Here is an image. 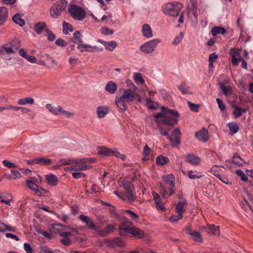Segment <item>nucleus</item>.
<instances>
[{"label":"nucleus","mask_w":253,"mask_h":253,"mask_svg":"<svg viewBox=\"0 0 253 253\" xmlns=\"http://www.w3.org/2000/svg\"><path fill=\"white\" fill-rule=\"evenodd\" d=\"M178 117V113L176 110L167 109L164 107L162 108V111L161 113L155 115V117L157 119L156 122L157 124L160 123V119H162L163 123L171 126L177 123Z\"/></svg>","instance_id":"nucleus-1"},{"label":"nucleus","mask_w":253,"mask_h":253,"mask_svg":"<svg viewBox=\"0 0 253 253\" xmlns=\"http://www.w3.org/2000/svg\"><path fill=\"white\" fill-rule=\"evenodd\" d=\"M135 93L130 90L124 89L120 96H116L115 98V102L117 106L124 111L126 110L128 104L134 100Z\"/></svg>","instance_id":"nucleus-2"},{"label":"nucleus","mask_w":253,"mask_h":253,"mask_svg":"<svg viewBox=\"0 0 253 253\" xmlns=\"http://www.w3.org/2000/svg\"><path fill=\"white\" fill-rule=\"evenodd\" d=\"M119 234L122 236H125L126 233H128L138 239H142L145 237L143 231L133 226L129 222L125 221L122 223L119 226Z\"/></svg>","instance_id":"nucleus-3"},{"label":"nucleus","mask_w":253,"mask_h":253,"mask_svg":"<svg viewBox=\"0 0 253 253\" xmlns=\"http://www.w3.org/2000/svg\"><path fill=\"white\" fill-rule=\"evenodd\" d=\"M121 186L125 190V192L124 194H119L117 192L115 191L114 193L123 201L132 202L134 200V196L132 193L133 186L131 182L126 181L122 182Z\"/></svg>","instance_id":"nucleus-4"},{"label":"nucleus","mask_w":253,"mask_h":253,"mask_svg":"<svg viewBox=\"0 0 253 253\" xmlns=\"http://www.w3.org/2000/svg\"><path fill=\"white\" fill-rule=\"evenodd\" d=\"M68 160L72 161V163L70 165H73L72 169L75 171L84 170L91 167V164L95 162V159L94 158H84L80 160Z\"/></svg>","instance_id":"nucleus-5"},{"label":"nucleus","mask_w":253,"mask_h":253,"mask_svg":"<svg viewBox=\"0 0 253 253\" xmlns=\"http://www.w3.org/2000/svg\"><path fill=\"white\" fill-rule=\"evenodd\" d=\"M183 4L179 2H169L165 4L162 7L163 12L171 17H176L178 15Z\"/></svg>","instance_id":"nucleus-6"},{"label":"nucleus","mask_w":253,"mask_h":253,"mask_svg":"<svg viewBox=\"0 0 253 253\" xmlns=\"http://www.w3.org/2000/svg\"><path fill=\"white\" fill-rule=\"evenodd\" d=\"M163 179L165 180V183L164 185L160 184V188L163 193V196H166L168 193V188L169 189L170 191L169 195H172L174 193V191L172 189L174 186V176L172 174L168 175L163 176Z\"/></svg>","instance_id":"nucleus-7"},{"label":"nucleus","mask_w":253,"mask_h":253,"mask_svg":"<svg viewBox=\"0 0 253 253\" xmlns=\"http://www.w3.org/2000/svg\"><path fill=\"white\" fill-rule=\"evenodd\" d=\"M67 4L66 0H61L53 4L50 9L51 16L54 18H58L62 12L65 9Z\"/></svg>","instance_id":"nucleus-8"},{"label":"nucleus","mask_w":253,"mask_h":253,"mask_svg":"<svg viewBox=\"0 0 253 253\" xmlns=\"http://www.w3.org/2000/svg\"><path fill=\"white\" fill-rule=\"evenodd\" d=\"M68 11L75 20L79 21H83L86 17L84 10L82 7L76 5L70 6L68 8Z\"/></svg>","instance_id":"nucleus-9"},{"label":"nucleus","mask_w":253,"mask_h":253,"mask_svg":"<svg viewBox=\"0 0 253 253\" xmlns=\"http://www.w3.org/2000/svg\"><path fill=\"white\" fill-rule=\"evenodd\" d=\"M160 42V39H154L142 44L139 47V49L144 53L150 54L155 51L157 45Z\"/></svg>","instance_id":"nucleus-10"},{"label":"nucleus","mask_w":253,"mask_h":253,"mask_svg":"<svg viewBox=\"0 0 253 253\" xmlns=\"http://www.w3.org/2000/svg\"><path fill=\"white\" fill-rule=\"evenodd\" d=\"M187 203L185 199H182L178 202L176 204V213L177 215H173L169 218V220L171 222H177L182 218V214L185 211V210L184 209V206L187 205Z\"/></svg>","instance_id":"nucleus-11"},{"label":"nucleus","mask_w":253,"mask_h":253,"mask_svg":"<svg viewBox=\"0 0 253 253\" xmlns=\"http://www.w3.org/2000/svg\"><path fill=\"white\" fill-rule=\"evenodd\" d=\"M26 183L27 187L38 196H42L47 192L46 190L42 187H39L36 183L31 180H27Z\"/></svg>","instance_id":"nucleus-12"},{"label":"nucleus","mask_w":253,"mask_h":253,"mask_svg":"<svg viewBox=\"0 0 253 253\" xmlns=\"http://www.w3.org/2000/svg\"><path fill=\"white\" fill-rule=\"evenodd\" d=\"M172 135L174 137V139H173L169 136H168V139L172 147H176L180 143L181 132L179 129L178 128H175L172 131Z\"/></svg>","instance_id":"nucleus-13"},{"label":"nucleus","mask_w":253,"mask_h":253,"mask_svg":"<svg viewBox=\"0 0 253 253\" xmlns=\"http://www.w3.org/2000/svg\"><path fill=\"white\" fill-rule=\"evenodd\" d=\"M79 218L83 222L85 223L88 229L93 230L96 232L98 231V227L95 225L92 220L89 217L81 214Z\"/></svg>","instance_id":"nucleus-14"},{"label":"nucleus","mask_w":253,"mask_h":253,"mask_svg":"<svg viewBox=\"0 0 253 253\" xmlns=\"http://www.w3.org/2000/svg\"><path fill=\"white\" fill-rule=\"evenodd\" d=\"M96 151L98 155L104 157L113 156L114 149H111L105 146H98Z\"/></svg>","instance_id":"nucleus-15"},{"label":"nucleus","mask_w":253,"mask_h":253,"mask_svg":"<svg viewBox=\"0 0 253 253\" xmlns=\"http://www.w3.org/2000/svg\"><path fill=\"white\" fill-rule=\"evenodd\" d=\"M195 135L197 139L204 142H207L209 138L208 131L205 127L197 131Z\"/></svg>","instance_id":"nucleus-16"},{"label":"nucleus","mask_w":253,"mask_h":253,"mask_svg":"<svg viewBox=\"0 0 253 253\" xmlns=\"http://www.w3.org/2000/svg\"><path fill=\"white\" fill-rule=\"evenodd\" d=\"M185 161L192 165H198L200 163V158L193 154H188L184 156Z\"/></svg>","instance_id":"nucleus-17"},{"label":"nucleus","mask_w":253,"mask_h":253,"mask_svg":"<svg viewBox=\"0 0 253 253\" xmlns=\"http://www.w3.org/2000/svg\"><path fill=\"white\" fill-rule=\"evenodd\" d=\"M243 163V160L237 154H235L233 156V159L232 160H229L226 161V164L227 166H228L230 168L232 167V163H234L238 166H241Z\"/></svg>","instance_id":"nucleus-18"},{"label":"nucleus","mask_w":253,"mask_h":253,"mask_svg":"<svg viewBox=\"0 0 253 253\" xmlns=\"http://www.w3.org/2000/svg\"><path fill=\"white\" fill-rule=\"evenodd\" d=\"M230 54L232 57L231 62L232 64L234 66L237 65L238 61L241 58L240 55V50L236 49H231Z\"/></svg>","instance_id":"nucleus-19"},{"label":"nucleus","mask_w":253,"mask_h":253,"mask_svg":"<svg viewBox=\"0 0 253 253\" xmlns=\"http://www.w3.org/2000/svg\"><path fill=\"white\" fill-rule=\"evenodd\" d=\"M142 35L146 38H151L153 37L152 30L150 25L148 24H145L142 28Z\"/></svg>","instance_id":"nucleus-20"},{"label":"nucleus","mask_w":253,"mask_h":253,"mask_svg":"<svg viewBox=\"0 0 253 253\" xmlns=\"http://www.w3.org/2000/svg\"><path fill=\"white\" fill-rule=\"evenodd\" d=\"M203 228L206 230V232L208 234H211L214 235H219V226H215L214 225H209L207 227H203Z\"/></svg>","instance_id":"nucleus-21"},{"label":"nucleus","mask_w":253,"mask_h":253,"mask_svg":"<svg viewBox=\"0 0 253 253\" xmlns=\"http://www.w3.org/2000/svg\"><path fill=\"white\" fill-rule=\"evenodd\" d=\"M7 16V9L4 6L0 7V26L3 25L5 22Z\"/></svg>","instance_id":"nucleus-22"},{"label":"nucleus","mask_w":253,"mask_h":253,"mask_svg":"<svg viewBox=\"0 0 253 253\" xmlns=\"http://www.w3.org/2000/svg\"><path fill=\"white\" fill-rule=\"evenodd\" d=\"M109 112V108L106 106H100L97 108L96 113L99 118H104Z\"/></svg>","instance_id":"nucleus-23"},{"label":"nucleus","mask_w":253,"mask_h":253,"mask_svg":"<svg viewBox=\"0 0 253 253\" xmlns=\"http://www.w3.org/2000/svg\"><path fill=\"white\" fill-rule=\"evenodd\" d=\"M35 102V100L31 97H26L24 98H21L17 101V104L19 105H33Z\"/></svg>","instance_id":"nucleus-24"},{"label":"nucleus","mask_w":253,"mask_h":253,"mask_svg":"<svg viewBox=\"0 0 253 253\" xmlns=\"http://www.w3.org/2000/svg\"><path fill=\"white\" fill-rule=\"evenodd\" d=\"M45 179L49 185L55 186L58 184V178L54 174H50L49 175H46L45 176Z\"/></svg>","instance_id":"nucleus-25"},{"label":"nucleus","mask_w":253,"mask_h":253,"mask_svg":"<svg viewBox=\"0 0 253 253\" xmlns=\"http://www.w3.org/2000/svg\"><path fill=\"white\" fill-rule=\"evenodd\" d=\"M114 226L112 225H108L103 230H100L98 228V231L96 233L101 236H105L106 235L113 232Z\"/></svg>","instance_id":"nucleus-26"},{"label":"nucleus","mask_w":253,"mask_h":253,"mask_svg":"<svg viewBox=\"0 0 253 253\" xmlns=\"http://www.w3.org/2000/svg\"><path fill=\"white\" fill-rule=\"evenodd\" d=\"M57 114L56 116L58 115H63L66 118H70L74 116V114L64 110L61 106H58L57 107Z\"/></svg>","instance_id":"nucleus-27"},{"label":"nucleus","mask_w":253,"mask_h":253,"mask_svg":"<svg viewBox=\"0 0 253 253\" xmlns=\"http://www.w3.org/2000/svg\"><path fill=\"white\" fill-rule=\"evenodd\" d=\"M105 89L111 94H114L117 89V85L112 81L109 82L105 86Z\"/></svg>","instance_id":"nucleus-28"},{"label":"nucleus","mask_w":253,"mask_h":253,"mask_svg":"<svg viewBox=\"0 0 253 253\" xmlns=\"http://www.w3.org/2000/svg\"><path fill=\"white\" fill-rule=\"evenodd\" d=\"M219 86L224 95L229 96L231 94L232 89L230 86H226L224 83L222 82L219 83Z\"/></svg>","instance_id":"nucleus-29"},{"label":"nucleus","mask_w":253,"mask_h":253,"mask_svg":"<svg viewBox=\"0 0 253 253\" xmlns=\"http://www.w3.org/2000/svg\"><path fill=\"white\" fill-rule=\"evenodd\" d=\"M64 228H70L69 226H63L61 224H55L52 225L51 231L55 234L60 235Z\"/></svg>","instance_id":"nucleus-30"},{"label":"nucleus","mask_w":253,"mask_h":253,"mask_svg":"<svg viewBox=\"0 0 253 253\" xmlns=\"http://www.w3.org/2000/svg\"><path fill=\"white\" fill-rule=\"evenodd\" d=\"M197 8L196 4L192 3L190 7H188L189 16L192 18L193 17L196 20L197 18Z\"/></svg>","instance_id":"nucleus-31"},{"label":"nucleus","mask_w":253,"mask_h":253,"mask_svg":"<svg viewBox=\"0 0 253 253\" xmlns=\"http://www.w3.org/2000/svg\"><path fill=\"white\" fill-rule=\"evenodd\" d=\"M82 37L83 35L80 33V32L79 31H77L74 33L71 40L75 43H79L83 41Z\"/></svg>","instance_id":"nucleus-32"},{"label":"nucleus","mask_w":253,"mask_h":253,"mask_svg":"<svg viewBox=\"0 0 253 253\" xmlns=\"http://www.w3.org/2000/svg\"><path fill=\"white\" fill-rule=\"evenodd\" d=\"M46 26L45 22H40L35 24L34 29L38 34H40L45 29Z\"/></svg>","instance_id":"nucleus-33"},{"label":"nucleus","mask_w":253,"mask_h":253,"mask_svg":"<svg viewBox=\"0 0 253 253\" xmlns=\"http://www.w3.org/2000/svg\"><path fill=\"white\" fill-rule=\"evenodd\" d=\"M12 20L14 22L20 26H23L25 24V22L24 19L21 18V15L19 13L15 14Z\"/></svg>","instance_id":"nucleus-34"},{"label":"nucleus","mask_w":253,"mask_h":253,"mask_svg":"<svg viewBox=\"0 0 253 253\" xmlns=\"http://www.w3.org/2000/svg\"><path fill=\"white\" fill-rule=\"evenodd\" d=\"M63 26V33L64 34H70L73 31V28L71 24L66 22H63L62 23Z\"/></svg>","instance_id":"nucleus-35"},{"label":"nucleus","mask_w":253,"mask_h":253,"mask_svg":"<svg viewBox=\"0 0 253 253\" xmlns=\"http://www.w3.org/2000/svg\"><path fill=\"white\" fill-rule=\"evenodd\" d=\"M188 177L191 179L195 178H200L204 176V175L202 174L201 172L199 171H194L193 170H189L187 172Z\"/></svg>","instance_id":"nucleus-36"},{"label":"nucleus","mask_w":253,"mask_h":253,"mask_svg":"<svg viewBox=\"0 0 253 253\" xmlns=\"http://www.w3.org/2000/svg\"><path fill=\"white\" fill-rule=\"evenodd\" d=\"M0 201L8 205L12 200V196L8 193H5L0 196Z\"/></svg>","instance_id":"nucleus-37"},{"label":"nucleus","mask_w":253,"mask_h":253,"mask_svg":"<svg viewBox=\"0 0 253 253\" xmlns=\"http://www.w3.org/2000/svg\"><path fill=\"white\" fill-rule=\"evenodd\" d=\"M225 33V29L221 27H215L213 28L211 30V34L214 36L218 34L224 35Z\"/></svg>","instance_id":"nucleus-38"},{"label":"nucleus","mask_w":253,"mask_h":253,"mask_svg":"<svg viewBox=\"0 0 253 253\" xmlns=\"http://www.w3.org/2000/svg\"><path fill=\"white\" fill-rule=\"evenodd\" d=\"M227 126L232 134L237 133L239 129V126L236 123H229L227 124Z\"/></svg>","instance_id":"nucleus-39"},{"label":"nucleus","mask_w":253,"mask_h":253,"mask_svg":"<svg viewBox=\"0 0 253 253\" xmlns=\"http://www.w3.org/2000/svg\"><path fill=\"white\" fill-rule=\"evenodd\" d=\"M169 159L162 155H159L156 158V163L160 166H163L168 163Z\"/></svg>","instance_id":"nucleus-40"},{"label":"nucleus","mask_w":253,"mask_h":253,"mask_svg":"<svg viewBox=\"0 0 253 253\" xmlns=\"http://www.w3.org/2000/svg\"><path fill=\"white\" fill-rule=\"evenodd\" d=\"M12 48L16 52L21 46V42L19 40L15 39L9 42Z\"/></svg>","instance_id":"nucleus-41"},{"label":"nucleus","mask_w":253,"mask_h":253,"mask_svg":"<svg viewBox=\"0 0 253 253\" xmlns=\"http://www.w3.org/2000/svg\"><path fill=\"white\" fill-rule=\"evenodd\" d=\"M51 160L49 159L44 158V157H39L38 158V164L43 166H48L51 164Z\"/></svg>","instance_id":"nucleus-42"},{"label":"nucleus","mask_w":253,"mask_h":253,"mask_svg":"<svg viewBox=\"0 0 253 253\" xmlns=\"http://www.w3.org/2000/svg\"><path fill=\"white\" fill-rule=\"evenodd\" d=\"M126 83L128 88L126 89V90H130L133 92H136L138 88L135 85L132 83V82L129 80L127 79L126 81Z\"/></svg>","instance_id":"nucleus-43"},{"label":"nucleus","mask_w":253,"mask_h":253,"mask_svg":"<svg viewBox=\"0 0 253 253\" xmlns=\"http://www.w3.org/2000/svg\"><path fill=\"white\" fill-rule=\"evenodd\" d=\"M146 103L147 106L150 109H156L159 107L158 103L153 101L151 98H147Z\"/></svg>","instance_id":"nucleus-44"},{"label":"nucleus","mask_w":253,"mask_h":253,"mask_svg":"<svg viewBox=\"0 0 253 253\" xmlns=\"http://www.w3.org/2000/svg\"><path fill=\"white\" fill-rule=\"evenodd\" d=\"M133 79L137 84H143L145 82L142 74L140 73H135L133 76Z\"/></svg>","instance_id":"nucleus-45"},{"label":"nucleus","mask_w":253,"mask_h":253,"mask_svg":"<svg viewBox=\"0 0 253 253\" xmlns=\"http://www.w3.org/2000/svg\"><path fill=\"white\" fill-rule=\"evenodd\" d=\"M246 112V110L244 109H242L241 108L238 107H234V109L233 112V114L235 117V118H237L240 117L243 113H244Z\"/></svg>","instance_id":"nucleus-46"},{"label":"nucleus","mask_w":253,"mask_h":253,"mask_svg":"<svg viewBox=\"0 0 253 253\" xmlns=\"http://www.w3.org/2000/svg\"><path fill=\"white\" fill-rule=\"evenodd\" d=\"M179 90L183 94H190L191 93L190 88L189 86H185V83H183L178 86Z\"/></svg>","instance_id":"nucleus-47"},{"label":"nucleus","mask_w":253,"mask_h":253,"mask_svg":"<svg viewBox=\"0 0 253 253\" xmlns=\"http://www.w3.org/2000/svg\"><path fill=\"white\" fill-rule=\"evenodd\" d=\"M59 163L60 164H57L55 166H53L52 167V169H56L57 168L63 166V165H69L70 164H72L73 162L71 161L68 160V159H63L59 161Z\"/></svg>","instance_id":"nucleus-48"},{"label":"nucleus","mask_w":253,"mask_h":253,"mask_svg":"<svg viewBox=\"0 0 253 253\" xmlns=\"http://www.w3.org/2000/svg\"><path fill=\"white\" fill-rule=\"evenodd\" d=\"M117 42L115 41H110L106 42L105 45V48L109 50V51H113L117 46Z\"/></svg>","instance_id":"nucleus-49"},{"label":"nucleus","mask_w":253,"mask_h":253,"mask_svg":"<svg viewBox=\"0 0 253 253\" xmlns=\"http://www.w3.org/2000/svg\"><path fill=\"white\" fill-rule=\"evenodd\" d=\"M124 213H126L129 217L134 220H136L138 218V216L133 211L128 210H123Z\"/></svg>","instance_id":"nucleus-50"},{"label":"nucleus","mask_w":253,"mask_h":253,"mask_svg":"<svg viewBox=\"0 0 253 253\" xmlns=\"http://www.w3.org/2000/svg\"><path fill=\"white\" fill-rule=\"evenodd\" d=\"M21 177V174L17 170H12L11 174L7 176L9 179H16Z\"/></svg>","instance_id":"nucleus-51"},{"label":"nucleus","mask_w":253,"mask_h":253,"mask_svg":"<svg viewBox=\"0 0 253 253\" xmlns=\"http://www.w3.org/2000/svg\"><path fill=\"white\" fill-rule=\"evenodd\" d=\"M193 240L197 242L202 243L203 242V239L200 233L197 231H194V233L191 236Z\"/></svg>","instance_id":"nucleus-52"},{"label":"nucleus","mask_w":253,"mask_h":253,"mask_svg":"<svg viewBox=\"0 0 253 253\" xmlns=\"http://www.w3.org/2000/svg\"><path fill=\"white\" fill-rule=\"evenodd\" d=\"M3 46L4 51L8 54L14 53L15 52L9 42L4 44Z\"/></svg>","instance_id":"nucleus-53"},{"label":"nucleus","mask_w":253,"mask_h":253,"mask_svg":"<svg viewBox=\"0 0 253 253\" xmlns=\"http://www.w3.org/2000/svg\"><path fill=\"white\" fill-rule=\"evenodd\" d=\"M112 244L113 246L119 247H123L125 246V244L123 241L119 238H116L114 239L112 241Z\"/></svg>","instance_id":"nucleus-54"},{"label":"nucleus","mask_w":253,"mask_h":253,"mask_svg":"<svg viewBox=\"0 0 253 253\" xmlns=\"http://www.w3.org/2000/svg\"><path fill=\"white\" fill-rule=\"evenodd\" d=\"M91 47V45L83 43V41L79 43L78 49L82 52L87 51V48Z\"/></svg>","instance_id":"nucleus-55"},{"label":"nucleus","mask_w":253,"mask_h":253,"mask_svg":"<svg viewBox=\"0 0 253 253\" xmlns=\"http://www.w3.org/2000/svg\"><path fill=\"white\" fill-rule=\"evenodd\" d=\"M101 33L104 35H111L114 33V31L106 27H102L101 30Z\"/></svg>","instance_id":"nucleus-56"},{"label":"nucleus","mask_w":253,"mask_h":253,"mask_svg":"<svg viewBox=\"0 0 253 253\" xmlns=\"http://www.w3.org/2000/svg\"><path fill=\"white\" fill-rule=\"evenodd\" d=\"M183 33L181 32L175 38L172 42V44L175 45L178 44L182 40V39H183Z\"/></svg>","instance_id":"nucleus-57"},{"label":"nucleus","mask_w":253,"mask_h":253,"mask_svg":"<svg viewBox=\"0 0 253 253\" xmlns=\"http://www.w3.org/2000/svg\"><path fill=\"white\" fill-rule=\"evenodd\" d=\"M45 108L53 115H56L57 114V107H54L52 104H46Z\"/></svg>","instance_id":"nucleus-58"},{"label":"nucleus","mask_w":253,"mask_h":253,"mask_svg":"<svg viewBox=\"0 0 253 253\" xmlns=\"http://www.w3.org/2000/svg\"><path fill=\"white\" fill-rule=\"evenodd\" d=\"M236 173L239 176L241 177V179L243 181H247L248 177L247 175L244 173V172L241 170V169H238L236 171Z\"/></svg>","instance_id":"nucleus-59"},{"label":"nucleus","mask_w":253,"mask_h":253,"mask_svg":"<svg viewBox=\"0 0 253 253\" xmlns=\"http://www.w3.org/2000/svg\"><path fill=\"white\" fill-rule=\"evenodd\" d=\"M220 169V166H217L215 165L211 168V171L215 176H216L217 177H219V174H217V172Z\"/></svg>","instance_id":"nucleus-60"},{"label":"nucleus","mask_w":253,"mask_h":253,"mask_svg":"<svg viewBox=\"0 0 253 253\" xmlns=\"http://www.w3.org/2000/svg\"><path fill=\"white\" fill-rule=\"evenodd\" d=\"M46 32L47 34V39L50 42H52L55 39V35L49 30L46 29Z\"/></svg>","instance_id":"nucleus-61"},{"label":"nucleus","mask_w":253,"mask_h":253,"mask_svg":"<svg viewBox=\"0 0 253 253\" xmlns=\"http://www.w3.org/2000/svg\"><path fill=\"white\" fill-rule=\"evenodd\" d=\"M113 156L119 158L123 161H125L126 159L125 155L120 154L116 149H114Z\"/></svg>","instance_id":"nucleus-62"},{"label":"nucleus","mask_w":253,"mask_h":253,"mask_svg":"<svg viewBox=\"0 0 253 253\" xmlns=\"http://www.w3.org/2000/svg\"><path fill=\"white\" fill-rule=\"evenodd\" d=\"M188 106L191 111L196 112L198 111L199 105L194 103H192L189 101L188 102Z\"/></svg>","instance_id":"nucleus-63"},{"label":"nucleus","mask_w":253,"mask_h":253,"mask_svg":"<svg viewBox=\"0 0 253 253\" xmlns=\"http://www.w3.org/2000/svg\"><path fill=\"white\" fill-rule=\"evenodd\" d=\"M41 253H55L53 251L46 246H42L40 248Z\"/></svg>","instance_id":"nucleus-64"}]
</instances>
